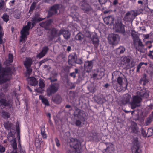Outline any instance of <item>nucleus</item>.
I'll return each instance as SVG.
<instances>
[{
	"label": "nucleus",
	"mask_w": 153,
	"mask_h": 153,
	"mask_svg": "<svg viewBox=\"0 0 153 153\" xmlns=\"http://www.w3.org/2000/svg\"><path fill=\"white\" fill-rule=\"evenodd\" d=\"M149 91L146 89L143 88L137 91V95L133 97L132 101L130 102L131 108L134 109L139 106L142 98H147L149 96Z\"/></svg>",
	"instance_id": "f257e3e1"
},
{
	"label": "nucleus",
	"mask_w": 153,
	"mask_h": 153,
	"mask_svg": "<svg viewBox=\"0 0 153 153\" xmlns=\"http://www.w3.org/2000/svg\"><path fill=\"white\" fill-rule=\"evenodd\" d=\"M11 75L12 72L9 69L2 68L0 64V84L9 80Z\"/></svg>",
	"instance_id": "f03ea898"
},
{
	"label": "nucleus",
	"mask_w": 153,
	"mask_h": 153,
	"mask_svg": "<svg viewBox=\"0 0 153 153\" xmlns=\"http://www.w3.org/2000/svg\"><path fill=\"white\" fill-rule=\"evenodd\" d=\"M117 81L120 85L119 87L117 86L115 81H113L112 83L114 88L116 89L117 91L120 92L124 88H127V83L125 79H123L121 77H118L117 78Z\"/></svg>",
	"instance_id": "7ed1b4c3"
},
{
	"label": "nucleus",
	"mask_w": 153,
	"mask_h": 153,
	"mask_svg": "<svg viewBox=\"0 0 153 153\" xmlns=\"http://www.w3.org/2000/svg\"><path fill=\"white\" fill-rule=\"evenodd\" d=\"M31 26V23L28 22L26 26L24 27L21 31L20 42H24L27 39V36L29 34V30Z\"/></svg>",
	"instance_id": "20e7f679"
},
{
	"label": "nucleus",
	"mask_w": 153,
	"mask_h": 153,
	"mask_svg": "<svg viewBox=\"0 0 153 153\" xmlns=\"http://www.w3.org/2000/svg\"><path fill=\"white\" fill-rule=\"evenodd\" d=\"M52 36H58L63 34L64 38L66 39H69L70 36L71 34L68 30H65L64 29H62L60 30L58 32L57 30L56 29H53L52 30Z\"/></svg>",
	"instance_id": "39448f33"
},
{
	"label": "nucleus",
	"mask_w": 153,
	"mask_h": 153,
	"mask_svg": "<svg viewBox=\"0 0 153 153\" xmlns=\"http://www.w3.org/2000/svg\"><path fill=\"white\" fill-rule=\"evenodd\" d=\"M70 145L71 148H73L75 149L76 153H80L81 144L77 139L74 138H71Z\"/></svg>",
	"instance_id": "423d86ee"
},
{
	"label": "nucleus",
	"mask_w": 153,
	"mask_h": 153,
	"mask_svg": "<svg viewBox=\"0 0 153 153\" xmlns=\"http://www.w3.org/2000/svg\"><path fill=\"white\" fill-rule=\"evenodd\" d=\"M52 22V20H50L45 22H42L40 24V25L41 27L44 28L46 30H49L48 33H50L51 36H52V34L53 33L52 30L54 29L53 28L52 30L51 29V24Z\"/></svg>",
	"instance_id": "0eeeda50"
},
{
	"label": "nucleus",
	"mask_w": 153,
	"mask_h": 153,
	"mask_svg": "<svg viewBox=\"0 0 153 153\" xmlns=\"http://www.w3.org/2000/svg\"><path fill=\"white\" fill-rule=\"evenodd\" d=\"M119 36L117 34H110L108 37V40L110 44L115 45L118 43L119 41Z\"/></svg>",
	"instance_id": "6e6552de"
},
{
	"label": "nucleus",
	"mask_w": 153,
	"mask_h": 153,
	"mask_svg": "<svg viewBox=\"0 0 153 153\" xmlns=\"http://www.w3.org/2000/svg\"><path fill=\"white\" fill-rule=\"evenodd\" d=\"M112 28L115 29L116 32L123 33L125 32L124 25L118 21H115Z\"/></svg>",
	"instance_id": "1a4fd4ad"
},
{
	"label": "nucleus",
	"mask_w": 153,
	"mask_h": 153,
	"mask_svg": "<svg viewBox=\"0 0 153 153\" xmlns=\"http://www.w3.org/2000/svg\"><path fill=\"white\" fill-rule=\"evenodd\" d=\"M32 62V60L30 58H26L24 62V65L27 68L26 75H30L32 72V70L29 68Z\"/></svg>",
	"instance_id": "9d476101"
},
{
	"label": "nucleus",
	"mask_w": 153,
	"mask_h": 153,
	"mask_svg": "<svg viewBox=\"0 0 153 153\" xmlns=\"http://www.w3.org/2000/svg\"><path fill=\"white\" fill-rule=\"evenodd\" d=\"M59 88V85L57 84H54L51 85L48 87L47 90L48 96H50L52 94L56 92Z\"/></svg>",
	"instance_id": "9b49d317"
},
{
	"label": "nucleus",
	"mask_w": 153,
	"mask_h": 153,
	"mask_svg": "<svg viewBox=\"0 0 153 153\" xmlns=\"http://www.w3.org/2000/svg\"><path fill=\"white\" fill-rule=\"evenodd\" d=\"M60 6V5H55L51 7L48 12V16H50L52 15L56 14L58 10H60L59 8Z\"/></svg>",
	"instance_id": "f8f14e48"
},
{
	"label": "nucleus",
	"mask_w": 153,
	"mask_h": 153,
	"mask_svg": "<svg viewBox=\"0 0 153 153\" xmlns=\"http://www.w3.org/2000/svg\"><path fill=\"white\" fill-rule=\"evenodd\" d=\"M105 74L103 69H100V71L98 70L95 71V73L93 74V76L95 79H101L104 75Z\"/></svg>",
	"instance_id": "ddd939ff"
},
{
	"label": "nucleus",
	"mask_w": 153,
	"mask_h": 153,
	"mask_svg": "<svg viewBox=\"0 0 153 153\" xmlns=\"http://www.w3.org/2000/svg\"><path fill=\"white\" fill-rule=\"evenodd\" d=\"M136 16L133 11L128 12L126 14L125 19L127 21H133L134 19Z\"/></svg>",
	"instance_id": "4468645a"
},
{
	"label": "nucleus",
	"mask_w": 153,
	"mask_h": 153,
	"mask_svg": "<svg viewBox=\"0 0 153 153\" xmlns=\"http://www.w3.org/2000/svg\"><path fill=\"white\" fill-rule=\"evenodd\" d=\"M104 22L108 25H113L114 27V18L112 16H109L108 17H105L103 19Z\"/></svg>",
	"instance_id": "2eb2a0df"
},
{
	"label": "nucleus",
	"mask_w": 153,
	"mask_h": 153,
	"mask_svg": "<svg viewBox=\"0 0 153 153\" xmlns=\"http://www.w3.org/2000/svg\"><path fill=\"white\" fill-rule=\"evenodd\" d=\"M131 35L133 38L134 44L135 45H136L137 43L138 46L141 47L143 46L142 42L137 35L132 33L131 34Z\"/></svg>",
	"instance_id": "dca6fc26"
},
{
	"label": "nucleus",
	"mask_w": 153,
	"mask_h": 153,
	"mask_svg": "<svg viewBox=\"0 0 153 153\" xmlns=\"http://www.w3.org/2000/svg\"><path fill=\"white\" fill-rule=\"evenodd\" d=\"M93 67V63L91 61L86 62L84 64V68L85 70L88 72L91 71Z\"/></svg>",
	"instance_id": "f3484780"
},
{
	"label": "nucleus",
	"mask_w": 153,
	"mask_h": 153,
	"mask_svg": "<svg viewBox=\"0 0 153 153\" xmlns=\"http://www.w3.org/2000/svg\"><path fill=\"white\" fill-rule=\"evenodd\" d=\"M132 131L137 134H140V131L137 124L134 122H132L131 126Z\"/></svg>",
	"instance_id": "a211bd4d"
},
{
	"label": "nucleus",
	"mask_w": 153,
	"mask_h": 153,
	"mask_svg": "<svg viewBox=\"0 0 153 153\" xmlns=\"http://www.w3.org/2000/svg\"><path fill=\"white\" fill-rule=\"evenodd\" d=\"M28 83L32 86H35L37 85L38 82L33 77H29L27 79Z\"/></svg>",
	"instance_id": "6ab92c4d"
},
{
	"label": "nucleus",
	"mask_w": 153,
	"mask_h": 153,
	"mask_svg": "<svg viewBox=\"0 0 153 153\" xmlns=\"http://www.w3.org/2000/svg\"><path fill=\"white\" fill-rule=\"evenodd\" d=\"M82 9L85 12L88 13L91 10V8L89 4L86 2H84L81 5Z\"/></svg>",
	"instance_id": "aec40b11"
},
{
	"label": "nucleus",
	"mask_w": 153,
	"mask_h": 153,
	"mask_svg": "<svg viewBox=\"0 0 153 153\" xmlns=\"http://www.w3.org/2000/svg\"><path fill=\"white\" fill-rule=\"evenodd\" d=\"M39 85V88L35 89V90L38 93H42L43 92V89L45 87L44 82L42 80H40Z\"/></svg>",
	"instance_id": "412c9836"
},
{
	"label": "nucleus",
	"mask_w": 153,
	"mask_h": 153,
	"mask_svg": "<svg viewBox=\"0 0 153 153\" xmlns=\"http://www.w3.org/2000/svg\"><path fill=\"white\" fill-rule=\"evenodd\" d=\"M132 151L133 153H142L141 150L137 144L133 146L132 148Z\"/></svg>",
	"instance_id": "4be33fe9"
},
{
	"label": "nucleus",
	"mask_w": 153,
	"mask_h": 153,
	"mask_svg": "<svg viewBox=\"0 0 153 153\" xmlns=\"http://www.w3.org/2000/svg\"><path fill=\"white\" fill-rule=\"evenodd\" d=\"M48 50V48L47 47H44L41 52L37 55V57L39 58L42 57L46 53Z\"/></svg>",
	"instance_id": "5701e85b"
},
{
	"label": "nucleus",
	"mask_w": 153,
	"mask_h": 153,
	"mask_svg": "<svg viewBox=\"0 0 153 153\" xmlns=\"http://www.w3.org/2000/svg\"><path fill=\"white\" fill-rule=\"evenodd\" d=\"M131 98V95L128 94H126L124 97L123 99V104H125L128 102H129Z\"/></svg>",
	"instance_id": "b1692460"
},
{
	"label": "nucleus",
	"mask_w": 153,
	"mask_h": 153,
	"mask_svg": "<svg viewBox=\"0 0 153 153\" xmlns=\"http://www.w3.org/2000/svg\"><path fill=\"white\" fill-rule=\"evenodd\" d=\"M76 56L75 55H70L68 57L69 63L70 64H72V63H75L76 59Z\"/></svg>",
	"instance_id": "393cba45"
},
{
	"label": "nucleus",
	"mask_w": 153,
	"mask_h": 153,
	"mask_svg": "<svg viewBox=\"0 0 153 153\" xmlns=\"http://www.w3.org/2000/svg\"><path fill=\"white\" fill-rule=\"evenodd\" d=\"M92 40L93 42L94 46L97 47L99 44V40L96 34L94 35L93 36Z\"/></svg>",
	"instance_id": "a878e982"
},
{
	"label": "nucleus",
	"mask_w": 153,
	"mask_h": 153,
	"mask_svg": "<svg viewBox=\"0 0 153 153\" xmlns=\"http://www.w3.org/2000/svg\"><path fill=\"white\" fill-rule=\"evenodd\" d=\"M121 60L122 61V64L124 65H126L130 62V60L128 58L126 57L123 56L121 58Z\"/></svg>",
	"instance_id": "bb28decb"
},
{
	"label": "nucleus",
	"mask_w": 153,
	"mask_h": 153,
	"mask_svg": "<svg viewBox=\"0 0 153 153\" xmlns=\"http://www.w3.org/2000/svg\"><path fill=\"white\" fill-rule=\"evenodd\" d=\"M43 19H42L41 18H39L38 16H35L34 17L32 20L33 21V23L32 24V27H33L34 26V25L37 22H40Z\"/></svg>",
	"instance_id": "cd10ccee"
},
{
	"label": "nucleus",
	"mask_w": 153,
	"mask_h": 153,
	"mask_svg": "<svg viewBox=\"0 0 153 153\" xmlns=\"http://www.w3.org/2000/svg\"><path fill=\"white\" fill-rule=\"evenodd\" d=\"M125 51V48L123 47L120 46L115 50V53L118 54L123 53Z\"/></svg>",
	"instance_id": "c85d7f7f"
},
{
	"label": "nucleus",
	"mask_w": 153,
	"mask_h": 153,
	"mask_svg": "<svg viewBox=\"0 0 153 153\" xmlns=\"http://www.w3.org/2000/svg\"><path fill=\"white\" fill-rule=\"evenodd\" d=\"M39 98L41 100L42 103L46 105H48L49 103L47 99L42 96H39Z\"/></svg>",
	"instance_id": "c756f323"
},
{
	"label": "nucleus",
	"mask_w": 153,
	"mask_h": 153,
	"mask_svg": "<svg viewBox=\"0 0 153 153\" xmlns=\"http://www.w3.org/2000/svg\"><path fill=\"white\" fill-rule=\"evenodd\" d=\"M54 102L57 103H59L61 101V98L59 95H57L53 96L52 97Z\"/></svg>",
	"instance_id": "7c9ffc66"
},
{
	"label": "nucleus",
	"mask_w": 153,
	"mask_h": 153,
	"mask_svg": "<svg viewBox=\"0 0 153 153\" xmlns=\"http://www.w3.org/2000/svg\"><path fill=\"white\" fill-rule=\"evenodd\" d=\"M122 74L120 72L118 71H116L114 72L112 74V79L114 78H117L118 77H120Z\"/></svg>",
	"instance_id": "2f4dec72"
},
{
	"label": "nucleus",
	"mask_w": 153,
	"mask_h": 153,
	"mask_svg": "<svg viewBox=\"0 0 153 153\" xmlns=\"http://www.w3.org/2000/svg\"><path fill=\"white\" fill-rule=\"evenodd\" d=\"M4 125L6 129H9L12 126V124L11 122L7 121L4 123Z\"/></svg>",
	"instance_id": "473e14b6"
},
{
	"label": "nucleus",
	"mask_w": 153,
	"mask_h": 153,
	"mask_svg": "<svg viewBox=\"0 0 153 153\" xmlns=\"http://www.w3.org/2000/svg\"><path fill=\"white\" fill-rule=\"evenodd\" d=\"M152 114L153 115V112L152 113ZM153 119V116H150L147 119L146 121L145 124L146 125H148L151 122Z\"/></svg>",
	"instance_id": "72a5a7b5"
},
{
	"label": "nucleus",
	"mask_w": 153,
	"mask_h": 153,
	"mask_svg": "<svg viewBox=\"0 0 153 153\" xmlns=\"http://www.w3.org/2000/svg\"><path fill=\"white\" fill-rule=\"evenodd\" d=\"M2 117L5 119H7L10 117V114L5 111H3L2 112Z\"/></svg>",
	"instance_id": "f704fd0d"
},
{
	"label": "nucleus",
	"mask_w": 153,
	"mask_h": 153,
	"mask_svg": "<svg viewBox=\"0 0 153 153\" xmlns=\"http://www.w3.org/2000/svg\"><path fill=\"white\" fill-rule=\"evenodd\" d=\"M4 35V32L2 30V27L0 26V44L2 43L3 41L2 38Z\"/></svg>",
	"instance_id": "c9c22d12"
},
{
	"label": "nucleus",
	"mask_w": 153,
	"mask_h": 153,
	"mask_svg": "<svg viewBox=\"0 0 153 153\" xmlns=\"http://www.w3.org/2000/svg\"><path fill=\"white\" fill-rule=\"evenodd\" d=\"M45 128L44 127H42L41 128V134L43 137L44 138H46L47 137V135L45 133L44 131L45 130Z\"/></svg>",
	"instance_id": "e433bc0d"
},
{
	"label": "nucleus",
	"mask_w": 153,
	"mask_h": 153,
	"mask_svg": "<svg viewBox=\"0 0 153 153\" xmlns=\"http://www.w3.org/2000/svg\"><path fill=\"white\" fill-rule=\"evenodd\" d=\"M0 102L1 105L4 106H7L8 105V103L7 102L6 100L5 99H1L0 100Z\"/></svg>",
	"instance_id": "4c0bfd02"
},
{
	"label": "nucleus",
	"mask_w": 153,
	"mask_h": 153,
	"mask_svg": "<svg viewBox=\"0 0 153 153\" xmlns=\"http://www.w3.org/2000/svg\"><path fill=\"white\" fill-rule=\"evenodd\" d=\"M147 135L150 136L153 135V128H149L148 130Z\"/></svg>",
	"instance_id": "58836bf2"
},
{
	"label": "nucleus",
	"mask_w": 153,
	"mask_h": 153,
	"mask_svg": "<svg viewBox=\"0 0 153 153\" xmlns=\"http://www.w3.org/2000/svg\"><path fill=\"white\" fill-rule=\"evenodd\" d=\"M2 17L3 20L6 22H7L9 20V16L6 14H4Z\"/></svg>",
	"instance_id": "ea45409f"
},
{
	"label": "nucleus",
	"mask_w": 153,
	"mask_h": 153,
	"mask_svg": "<svg viewBox=\"0 0 153 153\" xmlns=\"http://www.w3.org/2000/svg\"><path fill=\"white\" fill-rule=\"evenodd\" d=\"M83 37V35L81 33H79L76 36V39L79 40L82 39Z\"/></svg>",
	"instance_id": "a19ab883"
},
{
	"label": "nucleus",
	"mask_w": 153,
	"mask_h": 153,
	"mask_svg": "<svg viewBox=\"0 0 153 153\" xmlns=\"http://www.w3.org/2000/svg\"><path fill=\"white\" fill-rule=\"evenodd\" d=\"M8 61L9 63H12L13 61V57L12 54H9Z\"/></svg>",
	"instance_id": "79ce46f5"
},
{
	"label": "nucleus",
	"mask_w": 153,
	"mask_h": 153,
	"mask_svg": "<svg viewBox=\"0 0 153 153\" xmlns=\"http://www.w3.org/2000/svg\"><path fill=\"white\" fill-rule=\"evenodd\" d=\"M12 146L14 149H16L17 148V143L15 139H14L13 140Z\"/></svg>",
	"instance_id": "37998d69"
},
{
	"label": "nucleus",
	"mask_w": 153,
	"mask_h": 153,
	"mask_svg": "<svg viewBox=\"0 0 153 153\" xmlns=\"http://www.w3.org/2000/svg\"><path fill=\"white\" fill-rule=\"evenodd\" d=\"M92 33L89 31H87L85 33V36L91 38Z\"/></svg>",
	"instance_id": "c03bdc74"
},
{
	"label": "nucleus",
	"mask_w": 153,
	"mask_h": 153,
	"mask_svg": "<svg viewBox=\"0 0 153 153\" xmlns=\"http://www.w3.org/2000/svg\"><path fill=\"white\" fill-rule=\"evenodd\" d=\"M5 148L3 146L0 145V153H3L5 152Z\"/></svg>",
	"instance_id": "a18cd8bd"
},
{
	"label": "nucleus",
	"mask_w": 153,
	"mask_h": 153,
	"mask_svg": "<svg viewBox=\"0 0 153 153\" xmlns=\"http://www.w3.org/2000/svg\"><path fill=\"white\" fill-rule=\"evenodd\" d=\"M148 55L150 59H153V50L150 51V52Z\"/></svg>",
	"instance_id": "49530a36"
},
{
	"label": "nucleus",
	"mask_w": 153,
	"mask_h": 153,
	"mask_svg": "<svg viewBox=\"0 0 153 153\" xmlns=\"http://www.w3.org/2000/svg\"><path fill=\"white\" fill-rule=\"evenodd\" d=\"M141 134L144 137H146L147 135V134L146 132L143 129H142L141 130Z\"/></svg>",
	"instance_id": "de8ad7c7"
},
{
	"label": "nucleus",
	"mask_w": 153,
	"mask_h": 153,
	"mask_svg": "<svg viewBox=\"0 0 153 153\" xmlns=\"http://www.w3.org/2000/svg\"><path fill=\"white\" fill-rule=\"evenodd\" d=\"M75 63L78 64H81L82 63V60L80 59H76Z\"/></svg>",
	"instance_id": "09e8293b"
},
{
	"label": "nucleus",
	"mask_w": 153,
	"mask_h": 153,
	"mask_svg": "<svg viewBox=\"0 0 153 153\" xmlns=\"http://www.w3.org/2000/svg\"><path fill=\"white\" fill-rule=\"evenodd\" d=\"M55 141L56 145L57 147H59L60 146L59 140L57 138H55Z\"/></svg>",
	"instance_id": "8fccbe9b"
},
{
	"label": "nucleus",
	"mask_w": 153,
	"mask_h": 153,
	"mask_svg": "<svg viewBox=\"0 0 153 153\" xmlns=\"http://www.w3.org/2000/svg\"><path fill=\"white\" fill-rule=\"evenodd\" d=\"M107 0H99V2L101 4H105Z\"/></svg>",
	"instance_id": "3c124183"
},
{
	"label": "nucleus",
	"mask_w": 153,
	"mask_h": 153,
	"mask_svg": "<svg viewBox=\"0 0 153 153\" xmlns=\"http://www.w3.org/2000/svg\"><path fill=\"white\" fill-rule=\"evenodd\" d=\"M45 1L48 2V3H53L56 0H44Z\"/></svg>",
	"instance_id": "603ef678"
},
{
	"label": "nucleus",
	"mask_w": 153,
	"mask_h": 153,
	"mask_svg": "<svg viewBox=\"0 0 153 153\" xmlns=\"http://www.w3.org/2000/svg\"><path fill=\"white\" fill-rule=\"evenodd\" d=\"M81 124V122L79 120H77L76 121V124L77 126H79Z\"/></svg>",
	"instance_id": "864d4df0"
},
{
	"label": "nucleus",
	"mask_w": 153,
	"mask_h": 153,
	"mask_svg": "<svg viewBox=\"0 0 153 153\" xmlns=\"http://www.w3.org/2000/svg\"><path fill=\"white\" fill-rule=\"evenodd\" d=\"M4 3V1L2 0L0 1V10L1 9Z\"/></svg>",
	"instance_id": "5fc2aeb1"
},
{
	"label": "nucleus",
	"mask_w": 153,
	"mask_h": 153,
	"mask_svg": "<svg viewBox=\"0 0 153 153\" xmlns=\"http://www.w3.org/2000/svg\"><path fill=\"white\" fill-rule=\"evenodd\" d=\"M79 14L77 13H76L75 15L74 13V17H75L76 18V19H78L79 18Z\"/></svg>",
	"instance_id": "6e6d98bb"
},
{
	"label": "nucleus",
	"mask_w": 153,
	"mask_h": 153,
	"mask_svg": "<svg viewBox=\"0 0 153 153\" xmlns=\"http://www.w3.org/2000/svg\"><path fill=\"white\" fill-rule=\"evenodd\" d=\"M143 65V63L142 62L140 63L137 66V68L138 69H140L141 66Z\"/></svg>",
	"instance_id": "4d7b16f0"
},
{
	"label": "nucleus",
	"mask_w": 153,
	"mask_h": 153,
	"mask_svg": "<svg viewBox=\"0 0 153 153\" xmlns=\"http://www.w3.org/2000/svg\"><path fill=\"white\" fill-rule=\"evenodd\" d=\"M143 65V63L142 62L140 63L137 66V68L138 69H140L141 66Z\"/></svg>",
	"instance_id": "13d9d810"
},
{
	"label": "nucleus",
	"mask_w": 153,
	"mask_h": 153,
	"mask_svg": "<svg viewBox=\"0 0 153 153\" xmlns=\"http://www.w3.org/2000/svg\"><path fill=\"white\" fill-rule=\"evenodd\" d=\"M144 37L146 39H148L149 37L150 38V34L145 35H144Z\"/></svg>",
	"instance_id": "bf43d9fd"
},
{
	"label": "nucleus",
	"mask_w": 153,
	"mask_h": 153,
	"mask_svg": "<svg viewBox=\"0 0 153 153\" xmlns=\"http://www.w3.org/2000/svg\"><path fill=\"white\" fill-rule=\"evenodd\" d=\"M70 76H73L74 77L75 76V74L74 72L71 73L70 74Z\"/></svg>",
	"instance_id": "052dcab7"
},
{
	"label": "nucleus",
	"mask_w": 153,
	"mask_h": 153,
	"mask_svg": "<svg viewBox=\"0 0 153 153\" xmlns=\"http://www.w3.org/2000/svg\"><path fill=\"white\" fill-rule=\"evenodd\" d=\"M34 8H35V7H34V6L31 5L30 10V11H32L33 10V9Z\"/></svg>",
	"instance_id": "680f3d73"
},
{
	"label": "nucleus",
	"mask_w": 153,
	"mask_h": 153,
	"mask_svg": "<svg viewBox=\"0 0 153 153\" xmlns=\"http://www.w3.org/2000/svg\"><path fill=\"white\" fill-rule=\"evenodd\" d=\"M150 38L153 40V33L150 34Z\"/></svg>",
	"instance_id": "e2e57ef3"
},
{
	"label": "nucleus",
	"mask_w": 153,
	"mask_h": 153,
	"mask_svg": "<svg viewBox=\"0 0 153 153\" xmlns=\"http://www.w3.org/2000/svg\"><path fill=\"white\" fill-rule=\"evenodd\" d=\"M71 50V47L70 46H68V47H67V50L68 51H70V50Z\"/></svg>",
	"instance_id": "0e129e2a"
},
{
	"label": "nucleus",
	"mask_w": 153,
	"mask_h": 153,
	"mask_svg": "<svg viewBox=\"0 0 153 153\" xmlns=\"http://www.w3.org/2000/svg\"><path fill=\"white\" fill-rule=\"evenodd\" d=\"M4 95L2 93H1L0 94V97L1 98L3 97H4Z\"/></svg>",
	"instance_id": "69168bd1"
},
{
	"label": "nucleus",
	"mask_w": 153,
	"mask_h": 153,
	"mask_svg": "<svg viewBox=\"0 0 153 153\" xmlns=\"http://www.w3.org/2000/svg\"><path fill=\"white\" fill-rule=\"evenodd\" d=\"M138 3L139 4H140L141 5H142L143 4V1L141 0H139L138 1Z\"/></svg>",
	"instance_id": "338daca9"
},
{
	"label": "nucleus",
	"mask_w": 153,
	"mask_h": 153,
	"mask_svg": "<svg viewBox=\"0 0 153 153\" xmlns=\"http://www.w3.org/2000/svg\"><path fill=\"white\" fill-rule=\"evenodd\" d=\"M47 115L48 117H49V118H50L51 114H50V113H47Z\"/></svg>",
	"instance_id": "774afa93"
}]
</instances>
